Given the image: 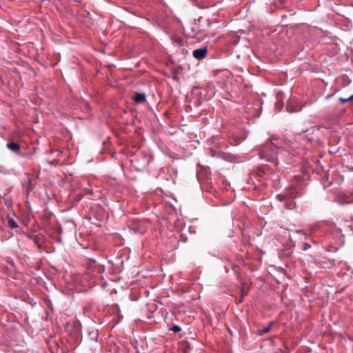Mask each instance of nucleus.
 Masks as SVG:
<instances>
[{
    "label": "nucleus",
    "mask_w": 353,
    "mask_h": 353,
    "mask_svg": "<svg viewBox=\"0 0 353 353\" xmlns=\"http://www.w3.org/2000/svg\"><path fill=\"white\" fill-rule=\"evenodd\" d=\"M0 173L8 174H9V170L3 165H0Z\"/></svg>",
    "instance_id": "11"
},
{
    "label": "nucleus",
    "mask_w": 353,
    "mask_h": 353,
    "mask_svg": "<svg viewBox=\"0 0 353 353\" xmlns=\"http://www.w3.org/2000/svg\"><path fill=\"white\" fill-rule=\"evenodd\" d=\"M309 248H310V245L308 243H305L303 244V250H307Z\"/></svg>",
    "instance_id": "15"
},
{
    "label": "nucleus",
    "mask_w": 353,
    "mask_h": 353,
    "mask_svg": "<svg viewBox=\"0 0 353 353\" xmlns=\"http://www.w3.org/2000/svg\"><path fill=\"white\" fill-rule=\"evenodd\" d=\"M333 238L334 239V243L339 245L344 244V235L342 234L341 228H337L332 232Z\"/></svg>",
    "instance_id": "3"
},
{
    "label": "nucleus",
    "mask_w": 353,
    "mask_h": 353,
    "mask_svg": "<svg viewBox=\"0 0 353 353\" xmlns=\"http://www.w3.org/2000/svg\"><path fill=\"white\" fill-rule=\"evenodd\" d=\"M8 225L11 229L17 228L18 227L17 222L11 218H9L8 220Z\"/></svg>",
    "instance_id": "9"
},
{
    "label": "nucleus",
    "mask_w": 353,
    "mask_h": 353,
    "mask_svg": "<svg viewBox=\"0 0 353 353\" xmlns=\"http://www.w3.org/2000/svg\"><path fill=\"white\" fill-rule=\"evenodd\" d=\"M319 227V225L318 223L312 224L310 225V229L311 230H315Z\"/></svg>",
    "instance_id": "14"
},
{
    "label": "nucleus",
    "mask_w": 353,
    "mask_h": 353,
    "mask_svg": "<svg viewBox=\"0 0 353 353\" xmlns=\"http://www.w3.org/2000/svg\"><path fill=\"white\" fill-rule=\"evenodd\" d=\"M6 146H7V148H8L10 150H11V151H12V152H15V153H19V152H20L21 147H20V145H19L18 143H14V142H9V143H8L6 144Z\"/></svg>",
    "instance_id": "7"
},
{
    "label": "nucleus",
    "mask_w": 353,
    "mask_h": 353,
    "mask_svg": "<svg viewBox=\"0 0 353 353\" xmlns=\"http://www.w3.org/2000/svg\"><path fill=\"white\" fill-rule=\"evenodd\" d=\"M135 103H143L146 101V96L143 92H136L132 97Z\"/></svg>",
    "instance_id": "6"
},
{
    "label": "nucleus",
    "mask_w": 353,
    "mask_h": 353,
    "mask_svg": "<svg viewBox=\"0 0 353 353\" xmlns=\"http://www.w3.org/2000/svg\"><path fill=\"white\" fill-rule=\"evenodd\" d=\"M353 98V95L350 96L349 98L347 99H343V98H340L339 100L342 103H345L347 101H349L350 100H351Z\"/></svg>",
    "instance_id": "13"
},
{
    "label": "nucleus",
    "mask_w": 353,
    "mask_h": 353,
    "mask_svg": "<svg viewBox=\"0 0 353 353\" xmlns=\"http://www.w3.org/2000/svg\"><path fill=\"white\" fill-rule=\"evenodd\" d=\"M279 148L272 142H267L260 149V157L267 161L274 162L277 160Z\"/></svg>",
    "instance_id": "1"
},
{
    "label": "nucleus",
    "mask_w": 353,
    "mask_h": 353,
    "mask_svg": "<svg viewBox=\"0 0 353 353\" xmlns=\"http://www.w3.org/2000/svg\"><path fill=\"white\" fill-rule=\"evenodd\" d=\"M296 232L303 234L304 236H305V232H303L302 230H297Z\"/></svg>",
    "instance_id": "16"
},
{
    "label": "nucleus",
    "mask_w": 353,
    "mask_h": 353,
    "mask_svg": "<svg viewBox=\"0 0 353 353\" xmlns=\"http://www.w3.org/2000/svg\"><path fill=\"white\" fill-rule=\"evenodd\" d=\"M287 196L289 199L288 203H286V208L293 209L295 206V203L292 200L300 195L297 190L296 186H292L286 191Z\"/></svg>",
    "instance_id": "2"
},
{
    "label": "nucleus",
    "mask_w": 353,
    "mask_h": 353,
    "mask_svg": "<svg viewBox=\"0 0 353 353\" xmlns=\"http://www.w3.org/2000/svg\"><path fill=\"white\" fill-rule=\"evenodd\" d=\"M276 196L280 201H283L286 200V203H285V206L286 207V203H288V201H289V199L287 196L286 193L284 194H277Z\"/></svg>",
    "instance_id": "10"
},
{
    "label": "nucleus",
    "mask_w": 353,
    "mask_h": 353,
    "mask_svg": "<svg viewBox=\"0 0 353 353\" xmlns=\"http://www.w3.org/2000/svg\"><path fill=\"white\" fill-rule=\"evenodd\" d=\"M171 330H172L174 332H179V331H181V327L177 325H174L173 327H172L170 328Z\"/></svg>",
    "instance_id": "12"
},
{
    "label": "nucleus",
    "mask_w": 353,
    "mask_h": 353,
    "mask_svg": "<svg viewBox=\"0 0 353 353\" xmlns=\"http://www.w3.org/2000/svg\"><path fill=\"white\" fill-rule=\"evenodd\" d=\"M132 230H133L134 233L135 234H144L147 229L143 223L140 221L139 220H137L134 222L133 226L132 227Z\"/></svg>",
    "instance_id": "4"
},
{
    "label": "nucleus",
    "mask_w": 353,
    "mask_h": 353,
    "mask_svg": "<svg viewBox=\"0 0 353 353\" xmlns=\"http://www.w3.org/2000/svg\"><path fill=\"white\" fill-rule=\"evenodd\" d=\"M273 324H274L273 322H270L268 326L259 330V334L262 335L263 334L269 332L271 330Z\"/></svg>",
    "instance_id": "8"
},
{
    "label": "nucleus",
    "mask_w": 353,
    "mask_h": 353,
    "mask_svg": "<svg viewBox=\"0 0 353 353\" xmlns=\"http://www.w3.org/2000/svg\"><path fill=\"white\" fill-rule=\"evenodd\" d=\"M207 52V48H201L194 50L192 52V55L195 59L201 60L206 57Z\"/></svg>",
    "instance_id": "5"
}]
</instances>
